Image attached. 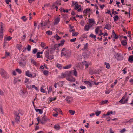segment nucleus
I'll list each match as a JSON object with an SVG mask.
<instances>
[{"mask_svg": "<svg viewBox=\"0 0 133 133\" xmlns=\"http://www.w3.org/2000/svg\"><path fill=\"white\" fill-rule=\"evenodd\" d=\"M114 18V21H117L119 18V17L117 15H116L113 17Z\"/></svg>", "mask_w": 133, "mask_h": 133, "instance_id": "nucleus-30", "label": "nucleus"}, {"mask_svg": "<svg viewBox=\"0 0 133 133\" xmlns=\"http://www.w3.org/2000/svg\"><path fill=\"white\" fill-rule=\"evenodd\" d=\"M90 11V9H85L83 11V13L85 15L87 14V13L89 12Z\"/></svg>", "mask_w": 133, "mask_h": 133, "instance_id": "nucleus-18", "label": "nucleus"}, {"mask_svg": "<svg viewBox=\"0 0 133 133\" xmlns=\"http://www.w3.org/2000/svg\"><path fill=\"white\" fill-rule=\"evenodd\" d=\"M31 63L34 65H37V63L34 60L32 59L31 60Z\"/></svg>", "mask_w": 133, "mask_h": 133, "instance_id": "nucleus-42", "label": "nucleus"}, {"mask_svg": "<svg viewBox=\"0 0 133 133\" xmlns=\"http://www.w3.org/2000/svg\"><path fill=\"white\" fill-rule=\"evenodd\" d=\"M26 75L28 77H32V74L29 70H28L26 71Z\"/></svg>", "mask_w": 133, "mask_h": 133, "instance_id": "nucleus-12", "label": "nucleus"}, {"mask_svg": "<svg viewBox=\"0 0 133 133\" xmlns=\"http://www.w3.org/2000/svg\"><path fill=\"white\" fill-rule=\"evenodd\" d=\"M12 38L10 36H9L8 37L5 38V41H10L11 40Z\"/></svg>", "mask_w": 133, "mask_h": 133, "instance_id": "nucleus-37", "label": "nucleus"}, {"mask_svg": "<svg viewBox=\"0 0 133 133\" xmlns=\"http://www.w3.org/2000/svg\"><path fill=\"white\" fill-rule=\"evenodd\" d=\"M32 88H34L37 91L38 90V88L35 86V85H33L32 86L31 88V89Z\"/></svg>", "mask_w": 133, "mask_h": 133, "instance_id": "nucleus-46", "label": "nucleus"}, {"mask_svg": "<svg viewBox=\"0 0 133 133\" xmlns=\"http://www.w3.org/2000/svg\"><path fill=\"white\" fill-rule=\"evenodd\" d=\"M18 81V79L17 78H14V84H16Z\"/></svg>", "mask_w": 133, "mask_h": 133, "instance_id": "nucleus-52", "label": "nucleus"}, {"mask_svg": "<svg viewBox=\"0 0 133 133\" xmlns=\"http://www.w3.org/2000/svg\"><path fill=\"white\" fill-rule=\"evenodd\" d=\"M112 36H113L115 39H117L118 38V36L115 33L114 30H113L112 32Z\"/></svg>", "mask_w": 133, "mask_h": 133, "instance_id": "nucleus-14", "label": "nucleus"}, {"mask_svg": "<svg viewBox=\"0 0 133 133\" xmlns=\"http://www.w3.org/2000/svg\"><path fill=\"white\" fill-rule=\"evenodd\" d=\"M4 93L3 91L0 89V95L3 96L4 95Z\"/></svg>", "mask_w": 133, "mask_h": 133, "instance_id": "nucleus-62", "label": "nucleus"}, {"mask_svg": "<svg viewBox=\"0 0 133 133\" xmlns=\"http://www.w3.org/2000/svg\"><path fill=\"white\" fill-rule=\"evenodd\" d=\"M90 28L88 25H86L85 26L84 30L85 31H88L89 30Z\"/></svg>", "mask_w": 133, "mask_h": 133, "instance_id": "nucleus-27", "label": "nucleus"}, {"mask_svg": "<svg viewBox=\"0 0 133 133\" xmlns=\"http://www.w3.org/2000/svg\"><path fill=\"white\" fill-rule=\"evenodd\" d=\"M54 128L58 130L59 129L60 127L58 124H57L55 125L54 126Z\"/></svg>", "mask_w": 133, "mask_h": 133, "instance_id": "nucleus-22", "label": "nucleus"}, {"mask_svg": "<svg viewBox=\"0 0 133 133\" xmlns=\"http://www.w3.org/2000/svg\"><path fill=\"white\" fill-rule=\"evenodd\" d=\"M35 110L36 112H39L41 114H42L43 113V111L41 109H35Z\"/></svg>", "mask_w": 133, "mask_h": 133, "instance_id": "nucleus-24", "label": "nucleus"}, {"mask_svg": "<svg viewBox=\"0 0 133 133\" xmlns=\"http://www.w3.org/2000/svg\"><path fill=\"white\" fill-rule=\"evenodd\" d=\"M14 114L15 115V122L17 123H18L19 121L20 117L19 116V114L17 112H14Z\"/></svg>", "mask_w": 133, "mask_h": 133, "instance_id": "nucleus-7", "label": "nucleus"}, {"mask_svg": "<svg viewBox=\"0 0 133 133\" xmlns=\"http://www.w3.org/2000/svg\"><path fill=\"white\" fill-rule=\"evenodd\" d=\"M50 22V21L49 20L45 21L44 22L43 21H42L40 24L41 25V26L43 27V26H46L47 24L48 23H49Z\"/></svg>", "mask_w": 133, "mask_h": 133, "instance_id": "nucleus-9", "label": "nucleus"}, {"mask_svg": "<svg viewBox=\"0 0 133 133\" xmlns=\"http://www.w3.org/2000/svg\"><path fill=\"white\" fill-rule=\"evenodd\" d=\"M101 113V111H99L96 112L95 113V114L96 115V116H99Z\"/></svg>", "mask_w": 133, "mask_h": 133, "instance_id": "nucleus-63", "label": "nucleus"}, {"mask_svg": "<svg viewBox=\"0 0 133 133\" xmlns=\"http://www.w3.org/2000/svg\"><path fill=\"white\" fill-rule=\"evenodd\" d=\"M122 44L123 46L126 45L127 44V42L126 40H123L121 41Z\"/></svg>", "mask_w": 133, "mask_h": 133, "instance_id": "nucleus-19", "label": "nucleus"}, {"mask_svg": "<svg viewBox=\"0 0 133 133\" xmlns=\"http://www.w3.org/2000/svg\"><path fill=\"white\" fill-rule=\"evenodd\" d=\"M78 34V32H75L74 33V32H73L72 33V36H77Z\"/></svg>", "mask_w": 133, "mask_h": 133, "instance_id": "nucleus-53", "label": "nucleus"}, {"mask_svg": "<svg viewBox=\"0 0 133 133\" xmlns=\"http://www.w3.org/2000/svg\"><path fill=\"white\" fill-rule=\"evenodd\" d=\"M108 100H105L104 101H102L101 102V104H104L108 103Z\"/></svg>", "mask_w": 133, "mask_h": 133, "instance_id": "nucleus-35", "label": "nucleus"}, {"mask_svg": "<svg viewBox=\"0 0 133 133\" xmlns=\"http://www.w3.org/2000/svg\"><path fill=\"white\" fill-rule=\"evenodd\" d=\"M16 47L20 50L22 48V46L21 44H17L16 46Z\"/></svg>", "mask_w": 133, "mask_h": 133, "instance_id": "nucleus-20", "label": "nucleus"}, {"mask_svg": "<svg viewBox=\"0 0 133 133\" xmlns=\"http://www.w3.org/2000/svg\"><path fill=\"white\" fill-rule=\"evenodd\" d=\"M84 83L86 84H88L90 87H91L92 86V84L91 83L88 81H85L84 82Z\"/></svg>", "mask_w": 133, "mask_h": 133, "instance_id": "nucleus-23", "label": "nucleus"}, {"mask_svg": "<svg viewBox=\"0 0 133 133\" xmlns=\"http://www.w3.org/2000/svg\"><path fill=\"white\" fill-rule=\"evenodd\" d=\"M59 46H60L58 44H55L53 46H52L51 47L50 50V52H53L55 49L58 50Z\"/></svg>", "mask_w": 133, "mask_h": 133, "instance_id": "nucleus-5", "label": "nucleus"}, {"mask_svg": "<svg viewBox=\"0 0 133 133\" xmlns=\"http://www.w3.org/2000/svg\"><path fill=\"white\" fill-rule=\"evenodd\" d=\"M126 131L125 129V128L123 129L120 131V132L121 133H123L125 132Z\"/></svg>", "mask_w": 133, "mask_h": 133, "instance_id": "nucleus-54", "label": "nucleus"}, {"mask_svg": "<svg viewBox=\"0 0 133 133\" xmlns=\"http://www.w3.org/2000/svg\"><path fill=\"white\" fill-rule=\"evenodd\" d=\"M61 76L60 77V78H64L66 77V72L64 73H62L61 75Z\"/></svg>", "mask_w": 133, "mask_h": 133, "instance_id": "nucleus-26", "label": "nucleus"}, {"mask_svg": "<svg viewBox=\"0 0 133 133\" xmlns=\"http://www.w3.org/2000/svg\"><path fill=\"white\" fill-rule=\"evenodd\" d=\"M125 96H123L122 98L119 101V102L121 103L122 104L123 102V100L125 98Z\"/></svg>", "mask_w": 133, "mask_h": 133, "instance_id": "nucleus-41", "label": "nucleus"}, {"mask_svg": "<svg viewBox=\"0 0 133 133\" xmlns=\"http://www.w3.org/2000/svg\"><path fill=\"white\" fill-rule=\"evenodd\" d=\"M71 98V97H69V96H67L66 98L65 99L66 100V101L67 102L69 103H70L71 102V101L70 100V99Z\"/></svg>", "mask_w": 133, "mask_h": 133, "instance_id": "nucleus-25", "label": "nucleus"}, {"mask_svg": "<svg viewBox=\"0 0 133 133\" xmlns=\"http://www.w3.org/2000/svg\"><path fill=\"white\" fill-rule=\"evenodd\" d=\"M54 37L57 40H58L61 38V37L58 36L57 34H56L55 35V36Z\"/></svg>", "mask_w": 133, "mask_h": 133, "instance_id": "nucleus-31", "label": "nucleus"}, {"mask_svg": "<svg viewBox=\"0 0 133 133\" xmlns=\"http://www.w3.org/2000/svg\"><path fill=\"white\" fill-rule=\"evenodd\" d=\"M71 52L69 50H66L65 48H63L62 50L61 56H65L66 57H69L71 56Z\"/></svg>", "mask_w": 133, "mask_h": 133, "instance_id": "nucleus-1", "label": "nucleus"}, {"mask_svg": "<svg viewBox=\"0 0 133 133\" xmlns=\"http://www.w3.org/2000/svg\"><path fill=\"white\" fill-rule=\"evenodd\" d=\"M65 42V40H61V41L60 43L59 44H58L60 46H62L64 44Z\"/></svg>", "mask_w": 133, "mask_h": 133, "instance_id": "nucleus-34", "label": "nucleus"}, {"mask_svg": "<svg viewBox=\"0 0 133 133\" xmlns=\"http://www.w3.org/2000/svg\"><path fill=\"white\" fill-rule=\"evenodd\" d=\"M37 49L35 48L33 50V53L35 54L37 52Z\"/></svg>", "mask_w": 133, "mask_h": 133, "instance_id": "nucleus-61", "label": "nucleus"}, {"mask_svg": "<svg viewBox=\"0 0 133 133\" xmlns=\"http://www.w3.org/2000/svg\"><path fill=\"white\" fill-rule=\"evenodd\" d=\"M0 73L1 76L4 78L7 79L9 76L7 72L3 69L1 68L0 70Z\"/></svg>", "mask_w": 133, "mask_h": 133, "instance_id": "nucleus-2", "label": "nucleus"}, {"mask_svg": "<svg viewBox=\"0 0 133 133\" xmlns=\"http://www.w3.org/2000/svg\"><path fill=\"white\" fill-rule=\"evenodd\" d=\"M26 17V16H23L21 17V19H22L24 22H25L27 20V18H25Z\"/></svg>", "mask_w": 133, "mask_h": 133, "instance_id": "nucleus-43", "label": "nucleus"}, {"mask_svg": "<svg viewBox=\"0 0 133 133\" xmlns=\"http://www.w3.org/2000/svg\"><path fill=\"white\" fill-rule=\"evenodd\" d=\"M71 66V64H69V65H68L65 67H64L63 68L64 69H67L70 68Z\"/></svg>", "mask_w": 133, "mask_h": 133, "instance_id": "nucleus-40", "label": "nucleus"}, {"mask_svg": "<svg viewBox=\"0 0 133 133\" xmlns=\"http://www.w3.org/2000/svg\"><path fill=\"white\" fill-rule=\"evenodd\" d=\"M115 56L117 61H121L123 60V56L119 53H117L115 55Z\"/></svg>", "mask_w": 133, "mask_h": 133, "instance_id": "nucleus-6", "label": "nucleus"}, {"mask_svg": "<svg viewBox=\"0 0 133 133\" xmlns=\"http://www.w3.org/2000/svg\"><path fill=\"white\" fill-rule=\"evenodd\" d=\"M49 5V4H47L44 5V7H43L42 8H48Z\"/></svg>", "mask_w": 133, "mask_h": 133, "instance_id": "nucleus-56", "label": "nucleus"}, {"mask_svg": "<svg viewBox=\"0 0 133 133\" xmlns=\"http://www.w3.org/2000/svg\"><path fill=\"white\" fill-rule=\"evenodd\" d=\"M104 64L106 65V68L107 69H109L110 67V65L108 63L105 62Z\"/></svg>", "mask_w": 133, "mask_h": 133, "instance_id": "nucleus-36", "label": "nucleus"}, {"mask_svg": "<svg viewBox=\"0 0 133 133\" xmlns=\"http://www.w3.org/2000/svg\"><path fill=\"white\" fill-rule=\"evenodd\" d=\"M90 36L92 38H95L96 37V36L94 35L92 33H91L90 35Z\"/></svg>", "mask_w": 133, "mask_h": 133, "instance_id": "nucleus-44", "label": "nucleus"}, {"mask_svg": "<svg viewBox=\"0 0 133 133\" xmlns=\"http://www.w3.org/2000/svg\"><path fill=\"white\" fill-rule=\"evenodd\" d=\"M61 0L57 1L55 2L53 4L52 7L53 8H54L55 7V8H58V6L61 5Z\"/></svg>", "mask_w": 133, "mask_h": 133, "instance_id": "nucleus-4", "label": "nucleus"}, {"mask_svg": "<svg viewBox=\"0 0 133 133\" xmlns=\"http://www.w3.org/2000/svg\"><path fill=\"white\" fill-rule=\"evenodd\" d=\"M52 89L51 87H49L48 89V93H49V92H51L52 91Z\"/></svg>", "mask_w": 133, "mask_h": 133, "instance_id": "nucleus-55", "label": "nucleus"}, {"mask_svg": "<svg viewBox=\"0 0 133 133\" xmlns=\"http://www.w3.org/2000/svg\"><path fill=\"white\" fill-rule=\"evenodd\" d=\"M83 63V65H85L86 67L85 68H88L89 66V62H87L86 61H84Z\"/></svg>", "mask_w": 133, "mask_h": 133, "instance_id": "nucleus-21", "label": "nucleus"}, {"mask_svg": "<svg viewBox=\"0 0 133 133\" xmlns=\"http://www.w3.org/2000/svg\"><path fill=\"white\" fill-rule=\"evenodd\" d=\"M3 31H0V39L3 38Z\"/></svg>", "mask_w": 133, "mask_h": 133, "instance_id": "nucleus-49", "label": "nucleus"}, {"mask_svg": "<svg viewBox=\"0 0 133 133\" xmlns=\"http://www.w3.org/2000/svg\"><path fill=\"white\" fill-rule=\"evenodd\" d=\"M89 23L93 24H94L95 23L94 20L93 19H89Z\"/></svg>", "mask_w": 133, "mask_h": 133, "instance_id": "nucleus-47", "label": "nucleus"}, {"mask_svg": "<svg viewBox=\"0 0 133 133\" xmlns=\"http://www.w3.org/2000/svg\"><path fill=\"white\" fill-rule=\"evenodd\" d=\"M45 55L46 57L47 58L49 56V52L48 51H46L45 53Z\"/></svg>", "mask_w": 133, "mask_h": 133, "instance_id": "nucleus-51", "label": "nucleus"}, {"mask_svg": "<svg viewBox=\"0 0 133 133\" xmlns=\"http://www.w3.org/2000/svg\"><path fill=\"white\" fill-rule=\"evenodd\" d=\"M46 33L48 35H51L52 34V31L48 30L46 32Z\"/></svg>", "mask_w": 133, "mask_h": 133, "instance_id": "nucleus-39", "label": "nucleus"}, {"mask_svg": "<svg viewBox=\"0 0 133 133\" xmlns=\"http://www.w3.org/2000/svg\"><path fill=\"white\" fill-rule=\"evenodd\" d=\"M45 45V44L43 42H42L41 43V47L42 48H44Z\"/></svg>", "mask_w": 133, "mask_h": 133, "instance_id": "nucleus-60", "label": "nucleus"}, {"mask_svg": "<svg viewBox=\"0 0 133 133\" xmlns=\"http://www.w3.org/2000/svg\"><path fill=\"white\" fill-rule=\"evenodd\" d=\"M111 26L109 24H107L105 26V27L104 28V29L106 28L107 30H109L110 29Z\"/></svg>", "mask_w": 133, "mask_h": 133, "instance_id": "nucleus-17", "label": "nucleus"}, {"mask_svg": "<svg viewBox=\"0 0 133 133\" xmlns=\"http://www.w3.org/2000/svg\"><path fill=\"white\" fill-rule=\"evenodd\" d=\"M70 71H72V73H73V75H74L75 76H77V72L75 69L74 70Z\"/></svg>", "mask_w": 133, "mask_h": 133, "instance_id": "nucleus-28", "label": "nucleus"}, {"mask_svg": "<svg viewBox=\"0 0 133 133\" xmlns=\"http://www.w3.org/2000/svg\"><path fill=\"white\" fill-rule=\"evenodd\" d=\"M47 58L48 59L51 60L53 58V57L52 56H49Z\"/></svg>", "mask_w": 133, "mask_h": 133, "instance_id": "nucleus-57", "label": "nucleus"}, {"mask_svg": "<svg viewBox=\"0 0 133 133\" xmlns=\"http://www.w3.org/2000/svg\"><path fill=\"white\" fill-rule=\"evenodd\" d=\"M82 58V56L81 55H79L77 58V59L79 60H80Z\"/></svg>", "mask_w": 133, "mask_h": 133, "instance_id": "nucleus-58", "label": "nucleus"}, {"mask_svg": "<svg viewBox=\"0 0 133 133\" xmlns=\"http://www.w3.org/2000/svg\"><path fill=\"white\" fill-rule=\"evenodd\" d=\"M67 77L66 78V79L71 82H74L75 81V79L72 77Z\"/></svg>", "mask_w": 133, "mask_h": 133, "instance_id": "nucleus-11", "label": "nucleus"}, {"mask_svg": "<svg viewBox=\"0 0 133 133\" xmlns=\"http://www.w3.org/2000/svg\"><path fill=\"white\" fill-rule=\"evenodd\" d=\"M20 66L22 67H24L26 64V62L24 61V60H22V61L19 62Z\"/></svg>", "mask_w": 133, "mask_h": 133, "instance_id": "nucleus-10", "label": "nucleus"}, {"mask_svg": "<svg viewBox=\"0 0 133 133\" xmlns=\"http://www.w3.org/2000/svg\"><path fill=\"white\" fill-rule=\"evenodd\" d=\"M31 48V46L28 45L27 47V50L28 51H29L30 50Z\"/></svg>", "mask_w": 133, "mask_h": 133, "instance_id": "nucleus-59", "label": "nucleus"}, {"mask_svg": "<svg viewBox=\"0 0 133 133\" xmlns=\"http://www.w3.org/2000/svg\"><path fill=\"white\" fill-rule=\"evenodd\" d=\"M60 20V19L59 18L57 17L55 20L54 22V24L55 25L57 24L59 22Z\"/></svg>", "mask_w": 133, "mask_h": 133, "instance_id": "nucleus-15", "label": "nucleus"}, {"mask_svg": "<svg viewBox=\"0 0 133 133\" xmlns=\"http://www.w3.org/2000/svg\"><path fill=\"white\" fill-rule=\"evenodd\" d=\"M4 27V25L2 23L0 22V31H3V28Z\"/></svg>", "mask_w": 133, "mask_h": 133, "instance_id": "nucleus-13", "label": "nucleus"}, {"mask_svg": "<svg viewBox=\"0 0 133 133\" xmlns=\"http://www.w3.org/2000/svg\"><path fill=\"white\" fill-rule=\"evenodd\" d=\"M99 29V27L98 26L97 27L95 30V32L96 34H97L98 33V31Z\"/></svg>", "mask_w": 133, "mask_h": 133, "instance_id": "nucleus-50", "label": "nucleus"}, {"mask_svg": "<svg viewBox=\"0 0 133 133\" xmlns=\"http://www.w3.org/2000/svg\"><path fill=\"white\" fill-rule=\"evenodd\" d=\"M16 71L19 74H20L22 73V71L21 70L19 69L18 68L16 69Z\"/></svg>", "mask_w": 133, "mask_h": 133, "instance_id": "nucleus-48", "label": "nucleus"}, {"mask_svg": "<svg viewBox=\"0 0 133 133\" xmlns=\"http://www.w3.org/2000/svg\"><path fill=\"white\" fill-rule=\"evenodd\" d=\"M128 61H133V55H131L129 57V58L128 59Z\"/></svg>", "mask_w": 133, "mask_h": 133, "instance_id": "nucleus-33", "label": "nucleus"}, {"mask_svg": "<svg viewBox=\"0 0 133 133\" xmlns=\"http://www.w3.org/2000/svg\"><path fill=\"white\" fill-rule=\"evenodd\" d=\"M57 66L59 68L61 69L62 68L61 65L57 63Z\"/></svg>", "mask_w": 133, "mask_h": 133, "instance_id": "nucleus-64", "label": "nucleus"}, {"mask_svg": "<svg viewBox=\"0 0 133 133\" xmlns=\"http://www.w3.org/2000/svg\"><path fill=\"white\" fill-rule=\"evenodd\" d=\"M88 44L86 43L84 45V48L83 49H82V50H84L87 49L88 48Z\"/></svg>", "mask_w": 133, "mask_h": 133, "instance_id": "nucleus-32", "label": "nucleus"}, {"mask_svg": "<svg viewBox=\"0 0 133 133\" xmlns=\"http://www.w3.org/2000/svg\"><path fill=\"white\" fill-rule=\"evenodd\" d=\"M45 113L44 114V115L41 118V123L42 124H45L47 122V121H50V120L47 117H46L45 115Z\"/></svg>", "mask_w": 133, "mask_h": 133, "instance_id": "nucleus-3", "label": "nucleus"}, {"mask_svg": "<svg viewBox=\"0 0 133 133\" xmlns=\"http://www.w3.org/2000/svg\"><path fill=\"white\" fill-rule=\"evenodd\" d=\"M49 72V71L46 70L44 71L43 72V74L44 75H47Z\"/></svg>", "mask_w": 133, "mask_h": 133, "instance_id": "nucleus-45", "label": "nucleus"}, {"mask_svg": "<svg viewBox=\"0 0 133 133\" xmlns=\"http://www.w3.org/2000/svg\"><path fill=\"white\" fill-rule=\"evenodd\" d=\"M69 113H70V114L71 115H74L75 112V111H73L72 110H69Z\"/></svg>", "mask_w": 133, "mask_h": 133, "instance_id": "nucleus-38", "label": "nucleus"}, {"mask_svg": "<svg viewBox=\"0 0 133 133\" xmlns=\"http://www.w3.org/2000/svg\"><path fill=\"white\" fill-rule=\"evenodd\" d=\"M72 6H74V8H81V5L78 4L77 2H75L73 1H72Z\"/></svg>", "mask_w": 133, "mask_h": 133, "instance_id": "nucleus-8", "label": "nucleus"}, {"mask_svg": "<svg viewBox=\"0 0 133 133\" xmlns=\"http://www.w3.org/2000/svg\"><path fill=\"white\" fill-rule=\"evenodd\" d=\"M66 77H71L72 74V71H68L65 72Z\"/></svg>", "mask_w": 133, "mask_h": 133, "instance_id": "nucleus-16", "label": "nucleus"}, {"mask_svg": "<svg viewBox=\"0 0 133 133\" xmlns=\"http://www.w3.org/2000/svg\"><path fill=\"white\" fill-rule=\"evenodd\" d=\"M56 112V113L58 112V111L59 112H62V111L59 108H56L55 109H53Z\"/></svg>", "mask_w": 133, "mask_h": 133, "instance_id": "nucleus-29", "label": "nucleus"}]
</instances>
